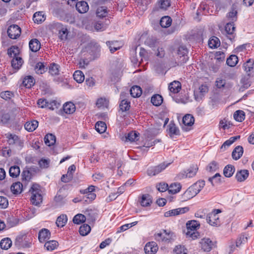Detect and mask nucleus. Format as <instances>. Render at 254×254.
Segmentation results:
<instances>
[{"label":"nucleus","mask_w":254,"mask_h":254,"mask_svg":"<svg viewBox=\"0 0 254 254\" xmlns=\"http://www.w3.org/2000/svg\"><path fill=\"white\" fill-rule=\"evenodd\" d=\"M20 172V168L18 166H11L9 170V174L10 177L16 178L19 175Z\"/></svg>","instance_id":"obj_47"},{"label":"nucleus","mask_w":254,"mask_h":254,"mask_svg":"<svg viewBox=\"0 0 254 254\" xmlns=\"http://www.w3.org/2000/svg\"><path fill=\"white\" fill-rule=\"evenodd\" d=\"M46 68L43 63L39 62L36 64L35 67V70L36 73L42 74L46 71Z\"/></svg>","instance_id":"obj_56"},{"label":"nucleus","mask_w":254,"mask_h":254,"mask_svg":"<svg viewBox=\"0 0 254 254\" xmlns=\"http://www.w3.org/2000/svg\"><path fill=\"white\" fill-rule=\"evenodd\" d=\"M19 49L18 47L15 46H11L7 50V54L8 56L13 58L20 57L19 56Z\"/></svg>","instance_id":"obj_26"},{"label":"nucleus","mask_w":254,"mask_h":254,"mask_svg":"<svg viewBox=\"0 0 254 254\" xmlns=\"http://www.w3.org/2000/svg\"><path fill=\"white\" fill-rule=\"evenodd\" d=\"M244 150L242 146H237L233 150L232 153V157L233 159L237 160L240 159L243 154Z\"/></svg>","instance_id":"obj_21"},{"label":"nucleus","mask_w":254,"mask_h":254,"mask_svg":"<svg viewBox=\"0 0 254 254\" xmlns=\"http://www.w3.org/2000/svg\"><path fill=\"white\" fill-rule=\"evenodd\" d=\"M189 210L188 207H185L182 208H178L177 209H172L164 213L165 217H170L173 216H176L181 214H184Z\"/></svg>","instance_id":"obj_10"},{"label":"nucleus","mask_w":254,"mask_h":254,"mask_svg":"<svg viewBox=\"0 0 254 254\" xmlns=\"http://www.w3.org/2000/svg\"><path fill=\"white\" fill-rule=\"evenodd\" d=\"M197 193L195 192L192 186L190 187L183 194V198L184 200L190 199L195 196Z\"/></svg>","instance_id":"obj_19"},{"label":"nucleus","mask_w":254,"mask_h":254,"mask_svg":"<svg viewBox=\"0 0 254 254\" xmlns=\"http://www.w3.org/2000/svg\"><path fill=\"white\" fill-rule=\"evenodd\" d=\"M169 90L174 93H178L181 89V83L178 81H174L169 85Z\"/></svg>","instance_id":"obj_22"},{"label":"nucleus","mask_w":254,"mask_h":254,"mask_svg":"<svg viewBox=\"0 0 254 254\" xmlns=\"http://www.w3.org/2000/svg\"><path fill=\"white\" fill-rule=\"evenodd\" d=\"M29 191L31 193V202L34 205H39L43 200L40 186L38 184H34L31 187Z\"/></svg>","instance_id":"obj_1"},{"label":"nucleus","mask_w":254,"mask_h":254,"mask_svg":"<svg viewBox=\"0 0 254 254\" xmlns=\"http://www.w3.org/2000/svg\"><path fill=\"white\" fill-rule=\"evenodd\" d=\"M238 62V57L235 55H232L227 58L226 63L228 65L233 67L235 66Z\"/></svg>","instance_id":"obj_44"},{"label":"nucleus","mask_w":254,"mask_h":254,"mask_svg":"<svg viewBox=\"0 0 254 254\" xmlns=\"http://www.w3.org/2000/svg\"><path fill=\"white\" fill-rule=\"evenodd\" d=\"M139 133L135 131H132L127 134V139L130 141H134L138 140Z\"/></svg>","instance_id":"obj_61"},{"label":"nucleus","mask_w":254,"mask_h":254,"mask_svg":"<svg viewBox=\"0 0 254 254\" xmlns=\"http://www.w3.org/2000/svg\"><path fill=\"white\" fill-rule=\"evenodd\" d=\"M199 223L196 220L189 221L186 224L187 231H196L199 227Z\"/></svg>","instance_id":"obj_28"},{"label":"nucleus","mask_w":254,"mask_h":254,"mask_svg":"<svg viewBox=\"0 0 254 254\" xmlns=\"http://www.w3.org/2000/svg\"><path fill=\"white\" fill-rule=\"evenodd\" d=\"M33 19L34 22H37V23H41L45 20V18L44 16L43 12L42 11L36 12L33 15Z\"/></svg>","instance_id":"obj_51"},{"label":"nucleus","mask_w":254,"mask_h":254,"mask_svg":"<svg viewBox=\"0 0 254 254\" xmlns=\"http://www.w3.org/2000/svg\"><path fill=\"white\" fill-rule=\"evenodd\" d=\"M129 91L131 96L134 98L138 97L142 94L141 88L137 85L132 86Z\"/></svg>","instance_id":"obj_34"},{"label":"nucleus","mask_w":254,"mask_h":254,"mask_svg":"<svg viewBox=\"0 0 254 254\" xmlns=\"http://www.w3.org/2000/svg\"><path fill=\"white\" fill-rule=\"evenodd\" d=\"M76 8L80 13H84L89 9L87 3L85 1H81L76 3Z\"/></svg>","instance_id":"obj_20"},{"label":"nucleus","mask_w":254,"mask_h":254,"mask_svg":"<svg viewBox=\"0 0 254 254\" xmlns=\"http://www.w3.org/2000/svg\"><path fill=\"white\" fill-rule=\"evenodd\" d=\"M0 96L2 99L8 100L14 96V93L10 91H5L1 92Z\"/></svg>","instance_id":"obj_63"},{"label":"nucleus","mask_w":254,"mask_h":254,"mask_svg":"<svg viewBox=\"0 0 254 254\" xmlns=\"http://www.w3.org/2000/svg\"><path fill=\"white\" fill-rule=\"evenodd\" d=\"M235 169L234 166L232 165H227L225 167L223 170L224 175L227 178H230L234 173Z\"/></svg>","instance_id":"obj_30"},{"label":"nucleus","mask_w":254,"mask_h":254,"mask_svg":"<svg viewBox=\"0 0 254 254\" xmlns=\"http://www.w3.org/2000/svg\"><path fill=\"white\" fill-rule=\"evenodd\" d=\"M158 249V246L154 242L147 243L144 248V252L146 254H155Z\"/></svg>","instance_id":"obj_11"},{"label":"nucleus","mask_w":254,"mask_h":254,"mask_svg":"<svg viewBox=\"0 0 254 254\" xmlns=\"http://www.w3.org/2000/svg\"><path fill=\"white\" fill-rule=\"evenodd\" d=\"M35 83V80L31 75L25 77L22 81V85L27 88H31Z\"/></svg>","instance_id":"obj_24"},{"label":"nucleus","mask_w":254,"mask_h":254,"mask_svg":"<svg viewBox=\"0 0 254 254\" xmlns=\"http://www.w3.org/2000/svg\"><path fill=\"white\" fill-rule=\"evenodd\" d=\"M205 186V182L203 180H199L196 182L195 183L193 184L191 186L193 189L194 190L195 192L197 193H199L201 189Z\"/></svg>","instance_id":"obj_49"},{"label":"nucleus","mask_w":254,"mask_h":254,"mask_svg":"<svg viewBox=\"0 0 254 254\" xmlns=\"http://www.w3.org/2000/svg\"><path fill=\"white\" fill-rule=\"evenodd\" d=\"M10 115L6 113H0V124H7L10 120Z\"/></svg>","instance_id":"obj_57"},{"label":"nucleus","mask_w":254,"mask_h":254,"mask_svg":"<svg viewBox=\"0 0 254 254\" xmlns=\"http://www.w3.org/2000/svg\"><path fill=\"white\" fill-rule=\"evenodd\" d=\"M171 23L172 19L168 16L163 17L160 21V24L161 26L164 28L169 27L171 25Z\"/></svg>","instance_id":"obj_45"},{"label":"nucleus","mask_w":254,"mask_h":254,"mask_svg":"<svg viewBox=\"0 0 254 254\" xmlns=\"http://www.w3.org/2000/svg\"><path fill=\"white\" fill-rule=\"evenodd\" d=\"M218 168L219 167L218 163L216 161H213L207 166L206 170L210 172H212L217 171Z\"/></svg>","instance_id":"obj_60"},{"label":"nucleus","mask_w":254,"mask_h":254,"mask_svg":"<svg viewBox=\"0 0 254 254\" xmlns=\"http://www.w3.org/2000/svg\"><path fill=\"white\" fill-rule=\"evenodd\" d=\"M181 189V185L180 183H175L170 185L169 187L168 191L170 193L175 194L178 192Z\"/></svg>","instance_id":"obj_38"},{"label":"nucleus","mask_w":254,"mask_h":254,"mask_svg":"<svg viewBox=\"0 0 254 254\" xmlns=\"http://www.w3.org/2000/svg\"><path fill=\"white\" fill-rule=\"evenodd\" d=\"M201 249L204 252H209L212 248L213 242L210 239L204 238L200 242Z\"/></svg>","instance_id":"obj_12"},{"label":"nucleus","mask_w":254,"mask_h":254,"mask_svg":"<svg viewBox=\"0 0 254 254\" xmlns=\"http://www.w3.org/2000/svg\"><path fill=\"white\" fill-rule=\"evenodd\" d=\"M8 37L12 39H16L21 34V28L17 25H10L7 30Z\"/></svg>","instance_id":"obj_7"},{"label":"nucleus","mask_w":254,"mask_h":254,"mask_svg":"<svg viewBox=\"0 0 254 254\" xmlns=\"http://www.w3.org/2000/svg\"><path fill=\"white\" fill-rule=\"evenodd\" d=\"M221 212V210L219 209H214L212 212L209 213L206 216V221L210 225L213 226H219L221 224V221L218 214Z\"/></svg>","instance_id":"obj_3"},{"label":"nucleus","mask_w":254,"mask_h":254,"mask_svg":"<svg viewBox=\"0 0 254 254\" xmlns=\"http://www.w3.org/2000/svg\"><path fill=\"white\" fill-rule=\"evenodd\" d=\"M169 164L163 163L158 166L150 167L147 171V174L149 176H155L164 170Z\"/></svg>","instance_id":"obj_6"},{"label":"nucleus","mask_w":254,"mask_h":254,"mask_svg":"<svg viewBox=\"0 0 254 254\" xmlns=\"http://www.w3.org/2000/svg\"><path fill=\"white\" fill-rule=\"evenodd\" d=\"M10 189L14 194L20 193L23 189V185L19 182H16L11 186Z\"/></svg>","instance_id":"obj_36"},{"label":"nucleus","mask_w":254,"mask_h":254,"mask_svg":"<svg viewBox=\"0 0 254 254\" xmlns=\"http://www.w3.org/2000/svg\"><path fill=\"white\" fill-rule=\"evenodd\" d=\"M168 127L169 133L171 137H173L174 135H178L180 134L179 129L174 122H171L168 125Z\"/></svg>","instance_id":"obj_23"},{"label":"nucleus","mask_w":254,"mask_h":254,"mask_svg":"<svg viewBox=\"0 0 254 254\" xmlns=\"http://www.w3.org/2000/svg\"><path fill=\"white\" fill-rule=\"evenodd\" d=\"M188 53L187 49L184 46H180L178 50V55L180 58L181 62L186 63L188 59L187 54Z\"/></svg>","instance_id":"obj_15"},{"label":"nucleus","mask_w":254,"mask_h":254,"mask_svg":"<svg viewBox=\"0 0 254 254\" xmlns=\"http://www.w3.org/2000/svg\"><path fill=\"white\" fill-rule=\"evenodd\" d=\"M74 79L78 83H82L84 80V75L80 70H76L73 74Z\"/></svg>","instance_id":"obj_46"},{"label":"nucleus","mask_w":254,"mask_h":254,"mask_svg":"<svg viewBox=\"0 0 254 254\" xmlns=\"http://www.w3.org/2000/svg\"><path fill=\"white\" fill-rule=\"evenodd\" d=\"M235 30V27L234 26V22L226 24L225 27V31L227 34V37L231 41H233L235 37V34H234Z\"/></svg>","instance_id":"obj_9"},{"label":"nucleus","mask_w":254,"mask_h":254,"mask_svg":"<svg viewBox=\"0 0 254 254\" xmlns=\"http://www.w3.org/2000/svg\"><path fill=\"white\" fill-rule=\"evenodd\" d=\"M240 138V135H237L230 137L229 139L227 140L224 142V143L221 146V148H226V147L230 146L232 144H233L235 141H236L237 139H239Z\"/></svg>","instance_id":"obj_55"},{"label":"nucleus","mask_w":254,"mask_h":254,"mask_svg":"<svg viewBox=\"0 0 254 254\" xmlns=\"http://www.w3.org/2000/svg\"><path fill=\"white\" fill-rule=\"evenodd\" d=\"M123 98V93H121V99L122 101L120 104V108L122 111H127L129 109L130 102L126 99H124Z\"/></svg>","instance_id":"obj_31"},{"label":"nucleus","mask_w":254,"mask_h":254,"mask_svg":"<svg viewBox=\"0 0 254 254\" xmlns=\"http://www.w3.org/2000/svg\"><path fill=\"white\" fill-rule=\"evenodd\" d=\"M163 97L159 94L154 95L151 99V102L153 105L159 106L161 105L163 102Z\"/></svg>","instance_id":"obj_40"},{"label":"nucleus","mask_w":254,"mask_h":254,"mask_svg":"<svg viewBox=\"0 0 254 254\" xmlns=\"http://www.w3.org/2000/svg\"><path fill=\"white\" fill-rule=\"evenodd\" d=\"M254 61L253 59L248 60L244 63L243 67L248 76H251L253 72Z\"/></svg>","instance_id":"obj_16"},{"label":"nucleus","mask_w":254,"mask_h":254,"mask_svg":"<svg viewBox=\"0 0 254 254\" xmlns=\"http://www.w3.org/2000/svg\"><path fill=\"white\" fill-rule=\"evenodd\" d=\"M12 245V241L8 238L2 239L0 242V246L2 250H8Z\"/></svg>","instance_id":"obj_37"},{"label":"nucleus","mask_w":254,"mask_h":254,"mask_svg":"<svg viewBox=\"0 0 254 254\" xmlns=\"http://www.w3.org/2000/svg\"><path fill=\"white\" fill-rule=\"evenodd\" d=\"M194 122V117L190 114H187L183 118V123L186 126H191L193 125Z\"/></svg>","instance_id":"obj_29"},{"label":"nucleus","mask_w":254,"mask_h":254,"mask_svg":"<svg viewBox=\"0 0 254 254\" xmlns=\"http://www.w3.org/2000/svg\"><path fill=\"white\" fill-rule=\"evenodd\" d=\"M220 45L219 39L215 37H212L208 41V45L210 48H216Z\"/></svg>","instance_id":"obj_42"},{"label":"nucleus","mask_w":254,"mask_h":254,"mask_svg":"<svg viewBox=\"0 0 254 254\" xmlns=\"http://www.w3.org/2000/svg\"><path fill=\"white\" fill-rule=\"evenodd\" d=\"M249 175V171L247 170H241L238 171L236 175V180L240 182H244L245 181Z\"/></svg>","instance_id":"obj_17"},{"label":"nucleus","mask_w":254,"mask_h":254,"mask_svg":"<svg viewBox=\"0 0 254 254\" xmlns=\"http://www.w3.org/2000/svg\"><path fill=\"white\" fill-rule=\"evenodd\" d=\"M208 88L206 85H201L198 89L194 91V96L195 100L199 101L202 97L208 92Z\"/></svg>","instance_id":"obj_8"},{"label":"nucleus","mask_w":254,"mask_h":254,"mask_svg":"<svg viewBox=\"0 0 254 254\" xmlns=\"http://www.w3.org/2000/svg\"><path fill=\"white\" fill-rule=\"evenodd\" d=\"M107 8L105 6H100L96 10L97 16L99 17H105L107 15Z\"/></svg>","instance_id":"obj_58"},{"label":"nucleus","mask_w":254,"mask_h":254,"mask_svg":"<svg viewBox=\"0 0 254 254\" xmlns=\"http://www.w3.org/2000/svg\"><path fill=\"white\" fill-rule=\"evenodd\" d=\"M31 242L30 236L23 235L16 237L15 245L18 248H29L31 245Z\"/></svg>","instance_id":"obj_4"},{"label":"nucleus","mask_w":254,"mask_h":254,"mask_svg":"<svg viewBox=\"0 0 254 254\" xmlns=\"http://www.w3.org/2000/svg\"><path fill=\"white\" fill-rule=\"evenodd\" d=\"M95 127L97 131L100 133L104 132L107 129L105 123L102 121L97 122L95 124Z\"/></svg>","instance_id":"obj_41"},{"label":"nucleus","mask_w":254,"mask_h":254,"mask_svg":"<svg viewBox=\"0 0 254 254\" xmlns=\"http://www.w3.org/2000/svg\"><path fill=\"white\" fill-rule=\"evenodd\" d=\"M23 61L21 57L13 58L11 61L12 67L15 69H19L22 66Z\"/></svg>","instance_id":"obj_32"},{"label":"nucleus","mask_w":254,"mask_h":254,"mask_svg":"<svg viewBox=\"0 0 254 254\" xmlns=\"http://www.w3.org/2000/svg\"><path fill=\"white\" fill-rule=\"evenodd\" d=\"M158 4L160 9L166 10L171 6V0H158Z\"/></svg>","instance_id":"obj_54"},{"label":"nucleus","mask_w":254,"mask_h":254,"mask_svg":"<svg viewBox=\"0 0 254 254\" xmlns=\"http://www.w3.org/2000/svg\"><path fill=\"white\" fill-rule=\"evenodd\" d=\"M30 50L33 52H37L41 48V43L37 39H31L29 43Z\"/></svg>","instance_id":"obj_18"},{"label":"nucleus","mask_w":254,"mask_h":254,"mask_svg":"<svg viewBox=\"0 0 254 254\" xmlns=\"http://www.w3.org/2000/svg\"><path fill=\"white\" fill-rule=\"evenodd\" d=\"M151 202L152 201L149 194H143L142 195L140 203L142 206H148L150 205Z\"/></svg>","instance_id":"obj_52"},{"label":"nucleus","mask_w":254,"mask_h":254,"mask_svg":"<svg viewBox=\"0 0 254 254\" xmlns=\"http://www.w3.org/2000/svg\"><path fill=\"white\" fill-rule=\"evenodd\" d=\"M44 141L47 145H53L56 143V136L51 133L47 134L44 137Z\"/></svg>","instance_id":"obj_35"},{"label":"nucleus","mask_w":254,"mask_h":254,"mask_svg":"<svg viewBox=\"0 0 254 254\" xmlns=\"http://www.w3.org/2000/svg\"><path fill=\"white\" fill-rule=\"evenodd\" d=\"M51 236V233L47 229H42L38 234V239L41 243H44L48 241Z\"/></svg>","instance_id":"obj_13"},{"label":"nucleus","mask_w":254,"mask_h":254,"mask_svg":"<svg viewBox=\"0 0 254 254\" xmlns=\"http://www.w3.org/2000/svg\"><path fill=\"white\" fill-rule=\"evenodd\" d=\"M155 239L157 241L169 242L174 239V233L170 230H163L162 232L155 234Z\"/></svg>","instance_id":"obj_2"},{"label":"nucleus","mask_w":254,"mask_h":254,"mask_svg":"<svg viewBox=\"0 0 254 254\" xmlns=\"http://www.w3.org/2000/svg\"><path fill=\"white\" fill-rule=\"evenodd\" d=\"M7 138H8L7 141L9 145L19 144L20 143L21 140L18 136L15 134H8Z\"/></svg>","instance_id":"obj_33"},{"label":"nucleus","mask_w":254,"mask_h":254,"mask_svg":"<svg viewBox=\"0 0 254 254\" xmlns=\"http://www.w3.org/2000/svg\"><path fill=\"white\" fill-rule=\"evenodd\" d=\"M91 231V228L88 224H84L81 225L79 229V234L82 236L87 235Z\"/></svg>","instance_id":"obj_53"},{"label":"nucleus","mask_w":254,"mask_h":254,"mask_svg":"<svg viewBox=\"0 0 254 254\" xmlns=\"http://www.w3.org/2000/svg\"><path fill=\"white\" fill-rule=\"evenodd\" d=\"M186 236L188 238H191V240H195L199 237V234L196 231H189L186 232Z\"/></svg>","instance_id":"obj_64"},{"label":"nucleus","mask_w":254,"mask_h":254,"mask_svg":"<svg viewBox=\"0 0 254 254\" xmlns=\"http://www.w3.org/2000/svg\"><path fill=\"white\" fill-rule=\"evenodd\" d=\"M38 126V122L36 120H33L26 122L24 125V127L28 131H33L37 128Z\"/></svg>","instance_id":"obj_27"},{"label":"nucleus","mask_w":254,"mask_h":254,"mask_svg":"<svg viewBox=\"0 0 254 254\" xmlns=\"http://www.w3.org/2000/svg\"><path fill=\"white\" fill-rule=\"evenodd\" d=\"M67 221V216L65 214H62L58 217L56 224L58 227H62L65 225Z\"/></svg>","instance_id":"obj_48"},{"label":"nucleus","mask_w":254,"mask_h":254,"mask_svg":"<svg viewBox=\"0 0 254 254\" xmlns=\"http://www.w3.org/2000/svg\"><path fill=\"white\" fill-rule=\"evenodd\" d=\"M58 246V242L56 241H49L45 243L44 247L48 251H53Z\"/></svg>","instance_id":"obj_50"},{"label":"nucleus","mask_w":254,"mask_h":254,"mask_svg":"<svg viewBox=\"0 0 254 254\" xmlns=\"http://www.w3.org/2000/svg\"><path fill=\"white\" fill-rule=\"evenodd\" d=\"M198 168L197 165H192L186 171L181 172L178 177L180 179H184L187 178H192L195 176Z\"/></svg>","instance_id":"obj_5"},{"label":"nucleus","mask_w":254,"mask_h":254,"mask_svg":"<svg viewBox=\"0 0 254 254\" xmlns=\"http://www.w3.org/2000/svg\"><path fill=\"white\" fill-rule=\"evenodd\" d=\"M60 66L57 64L52 63L49 66V73L53 76L57 75L59 74Z\"/></svg>","instance_id":"obj_39"},{"label":"nucleus","mask_w":254,"mask_h":254,"mask_svg":"<svg viewBox=\"0 0 254 254\" xmlns=\"http://www.w3.org/2000/svg\"><path fill=\"white\" fill-rule=\"evenodd\" d=\"M176 254H187L188 250L184 246L178 245L176 246L174 250Z\"/></svg>","instance_id":"obj_62"},{"label":"nucleus","mask_w":254,"mask_h":254,"mask_svg":"<svg viewBox=\"0 0 254 254\" xmlns=\"http://www.w3.org/2000/svg\"><path fill=\"white\" fill-rule=\"evenodd\" d=\"M233 117L236 121L242 122L245 119V113L242 110H238L234 113Z\"/></svg>","instance_id":"obj_43"},{"label":"nucleus","mask_w":254,"mask_h":254,"mask_svg":"<svg viewBox=\"0 0 254 254\" xmlns=\"http://www.w3.org/2000/svg\"><path fill=\"white\" fill-rule=\"evenodd\" d=\"M86 220L85 216L82 214H76L73 219V222L75 224H79L83 223Z\"/></svg>","instance_id":"obj_59"},{"label":"nucleus","mask_w":254,"mask_h":254,"mask_svg":"<svg viewBox=\"0 0 254 254\" xmlns=\"http://www.w3.org/2000/svg\"><path fill=\"white\" fill-rule=\"evenodd\" d=\"M238 3H234L232 4L231 10L227 14V17L232 21H236L237 19Z\"/></svg>","instance_id":"obj_14"},{"label":"nucleus","mask_w":254,"mask_h":254,"mask_svg":"<svg viewBox=\"0 0 254 254\" xmlns=\"http://www.w3.org/2000/svg\"><path fill=\"white\" fill-rule=\"evenodd\" d=\"M63 110L66 114H71L75 112V106L72 102H67L64 105Z\"/></svg>","instance_id":"obj_25"}]
</instances>
